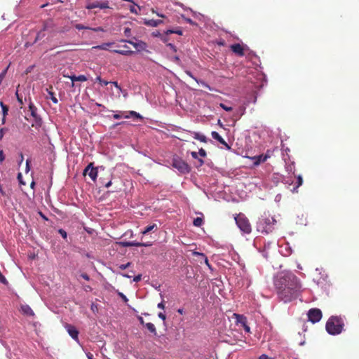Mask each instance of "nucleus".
<instances>
[{"label":"nucleus","mask_w":359,"mask_h":359,"mask_svg":"<svg viewBox=\"0 0 359 359\" xmlns=\"http://www.w3.org/2000/svg\"><path fill=\"white\" fill-rule=\"evenodd\" d=\"M274 285L278 298L285 303L296 299L302 288L299 278L289 271L280 273L274 279Z\"/></svg>","instance_id":"f257e3e1"},{"label":"nucleus","mask_w":359,"mask_h":359,"mask_svg":"<svg viewBox=\"0 0 359 359\" xmlns=\"http://www.w3.org/2000/svg\"><path fill=\"white\" fill-rule=\"evenodd\" d=\"M276 220L270 215L264 213L257 222V230L262 233L268 234L273 231Z\"/></svg>","instance_id":"f03ea898"},{"label":"nucleus","mask_w":359,"mask_h":359,"mask_svg":"<svg viewBox=\"0 0 359 359\" xmlns=\"http://www.w3.org/2000/svg\"><path fill=\"white\" fill-rule=\"evenodd\" d=\"M344 326V320L337 316H331L326 323V330L332 335L339 334L342 332Z\"/></svg>","instance_id":"7ed1b4c3"},{"label":"nucleus","mask_w":359,"mask_h":359,"mask_svg":"<svg viewBox=\"0 0 359 359\" xmlns=\"http://www.w3.org/2000/svg\"><path fill=\"white\" fill-rule=\"evenodd\" d=\"M236 225L240 229V230L244 233L249 234L252 231L251 224L246 217V216L243 213H239L236 215L234 217Z\"/></svg>","instance_id":"20e7f679"},{"label":"nucleus","mask_w":359,"mask_h":359,"mask_svg":"<svg viewBox=\"0 0 359 359\" xmlns=\"http://www.w3.org/2000/svg\"><path fill=\"white\" fill-rule=\"evenodd\" d=\"M172 165L177 169L181 173L186 174L190 172L189 165L182 158L178 156H175L172 158Z\"/></svg>","instance_id":"39448f33"},{"label":"nucleus","mask_w":359,"mask_h":359,"mask_svg":"<svg viewBox=\"0 0 359 359\" xmlns=\"http://www.w3.org/2000/svg\"><path fill=\"white\" fill-rule=\"evenodd\" d=\"M309 320L313 323H318L322 318V312L319 309H311L307 313Z\"/></svg>","instance_id":"423d86ee"},{"label":"nucleus","mask_w":359,"mask_h":359,"mask_svg":"<svg viewBox=\"0 0 359 359\" xmlns=\"http://www.w3.org/2000/svg\"><path fill=\"white\" fill-rule=\"evenodd\" d=\"M88 175L93 181H95L97 177V168L93 167V163H90L84 169L83 175Z\"/></svg>","instance_id":"0eeeda50"},{"label":"nucleus","mask_w":359,"mask_h":359,"mask_svg":"<svg viewBox=\"0 0 359 359\" xmlns=\"http://www.w3.org/2000/svg\"><path fill=\"white\" fill-rule=\"evenodd\" d=\"M86 8L88 10H91L93 8H99L100 9L109 8V2L108 1H104L103 2L95 1L92 3H89L86 5Z\"/></svg>","instance_id":"6e6552de"},{"label":"nucleus","mask_w":359,"mask_h":359,"mask_svg":"<svg viewBox=\"0 0 359 359\" xmlns=\"http://www.w3.org/2000/svg\"><path fill=\"white\" fill-rule=\"evenodd\" d=\"M120 41L121 42H126V43H128L133 45V46L135 48H136V50L138 51L144 50L147 47V43L142 41H139L138 42H134L131 40L122 39Z\"/></svg>","instance_id":"1a4fd4ad"},{"label":"nucleus","mask_w":359,"mask_h":359,"mask_svg":"<svg viewBox=\"0 0 359 359\" xmlns=\"http://www.w3.org/2000/svg\"><path fill=\"white\" fill-rule=\"evenodd\" d=\"M230 49L238 56L243 57L245 55L244 49L240 43L232 44L230 46Z\"/></svg>","instance_id":"9d476101"},{"label":"nucleus","mask_w":359,"mask_h":359,"mask_svg":"<svg viewBox=\"0 0 359 359\" xmlns=\"http://www.w3.org/2000/svg\"><path fill=\"white\" fill-rule=\"evenodd\" d=\"M20 311L23 315L27 316L34 317L35 315L32 308L27 304H22L20 306Z\"/></svg>","instance_id":"9b49d317"},{"label":"nucleus","mask_w":359,"mask_h":359,"mask_svg":"<svg viewBox=\"0 0 359 359\" xmlns=\"http://www.w3.org/2000/svg\"><path fill=\"white\" fill-rule=\"evenodd\" d=\"M107 177H101L100 178V183L102 184L104 187L109 188L111 185V176L112 174L110 172H108L107 174Z\"/></svg>","instance_id":"f8f14e48"},{"label":"nucleus","mask_w":359,"mask_h":359,"mask_svg":"<svg viewBox=\"0 0 359 359\" xmlns=\"http://www.w3.org/2000/svg\"><path fill=\"white\" fill-rule=\"evenodd\" d=\"M211 135L213 139L217 140L220 144L224 145L226 149H230V146L226 143V142L219 135V134L216 131H212Z\"/></svg>","instance_id":"ddd939ff"},{"label":"nucleus","mask_w":359,"mask_h":359,"mask_svg":"<svg viewBox=\"0 0 359 359\" xmlns=\"http://www.w3.org/2000/svg\"><path fill=\"white\" fill-rule=\"evenodd\" d=\"M67 330L69 334L75 340H78L79 331L72 325H67Z\"/></svg>","instance_id":"4468645a"},{"label":"nucleus","mask_w":359,"mask_h":359,"mask_svg":"<svg viewBox=\"0 0 359 359\" xmlns=\"http://www.w3.org/2000/svg\"><path fill=\"white\" fill-rule=\"evenodd\" d=\"M237 319V322L243 325L244 330L247 332H250V327L247 325L246 318L239 314H234Z\"/></svg>","instance_id":"2eb2a0df"},{"label":"nucleus","mask_w":359,"mask_h":359,"mask_svg":"<svg viewBox=\"0 0 359 359\" xmlns=\"http://www.w3.org/2000/svg\"><path fill=\"white\" fill-rule=\"evenodd\" d=\"M128 48H129L128 46L125 45V46H123V49H122V50L116 49V50H113L112 52L118 53V54L123 55H131L134 54L135 52L129 50Z\"/></svg>","instance_id":"dca6fc26"},{"label":"nucleus","mask_w":359,"mask_h":359,"mask_svg":"<svg viewBox=\"0 0 359 359\" xmlns=\"http://www.w3.org/2000/svg\"><path fill=\"white\" fill-rule=\"evenodd\" d=\"M269 156H270L267 154L254 156L252 158V159L255 160L254 165H258L261 163L265 162L267 160V158H269Z\"/></svg>","instance_id":"f3484780"},{"label":"nucleus","mask_w":359,"mask_h":359,"mask_svg":"<svg viewBox=\"0 0 359 359\" xmlns=\"http://www.w3.org/2000/svg\"><path fill=\"white\" fill-rule=\"evenodd\" d=\"M29 110L31 113V116L33 118H41L39 115L37 114V108L34 106L32 102L29 104Z\"/></svg>","instance_id":"a211bd4d"},{"label":"nucleus","mask_w":359,"mask_h":359,"mask_svg":"<svg viewBox=\"0 0 359 359\" xmlns=\"http://www.w3.org/2000/svg\"><path fill=\"white\" fill-rule=\"evenodd\" d=\"M163 23L161 20H148L144 21V24L150 27H157L158 25Z\"/></svg>","instance_id":"6ab92c4d"},{"label":"nucleus","mask_w":359,"mask_h":359,"mask_svg":"<svg viewBox=\"0 0 359 359\" xmlns=\"http://www.w3.org/2000/svg\"><path fill=\"white\" fill-rule=\"evenodd\" d=\"M114 44L113 42L104 43L101 45H98L96 46H93V48L100 49V50H107L109 47Z\"/></svg>","instance_id":"aec40b11"},{"label":"nucleus","mask_w":359,"mask_h":359,"mask_svg":"<svg viewBox=\"0 0 359 359\" xmlns=\"http://www.w3.org/2000/svg\"><path fill=\"white\" fill-rule=\"evenodd\" d=\"M145 327L148 329V330L151 332L154 335H157L156 329L154 325L151 323H147L145 324Z\"/></svg>","instance_id":"412c9836"},{"label":"nucleus","mask_w":359,"mask_h":359,"mask_svg":"<svg viewBox=\"0 0 359 359\" xmlns=\"http://www.w3.org/2000/svg\"><path fill=\"white\" fill-rule=\"evenodd\" d=\"M194 137L196 140H199V141H201L202 142H204V143L207 142V137L205 135H201L198 133L194 132Z\"/></svg>","instance_id":"4be33fe9"},{"label":"nucleus","mask_w":359,"mask_h":359,"mask_svg":"<svg viewBox=\"0 0 359 359\" xmlns=\"http://www.w3.org/2000/svg\"><path fill=\"white\" fill-rule=\"evenodd\" d=\"M42 125L41 118H34V121L32 123V126L36 129H39Z\"/></svg>","instance_id":"5701e85b"},{"label":"nucleus","mask_w":359,"mask_h":359,"mask_svg":"<svg viewBox=\"0 0 359 359\" xmlns=\"http://www.w3.org/2000/svg\"><path fill=\"white\" fill-rule=\"evenodd\" d=\"M154 229H157V226L156 224H153L152 225H149L145 227V229L142 231V233L143 235L147 234V233L152 231Z\"/></svg>","instance_id":"b1692460"},{"label":"nucleus","mask_w":359,"mask_h":359,"mask_svg":"<svg viewBox=\"0 0 359 359\" xmlns=\"http://www.w3.org/2000/svg\"><path fill=\"white\" fill-rule=\"evenodd\" d=\"M113 117H114V119H120L121 118H129L130 116L125 115L124 112L119 111L118 113L114 114L113 115Z\"/></svg>","instance_id":"393cba45"},{"label":"nucleus","mask_w":359,"mask_h":359,"mask_svg":"<svg viewBox=\"0 0 359 359\" xmlns=\"http://www.w3.org/2000/svg\"><path fill=\"white\" fill-rule=\"evenodd\" d=\"M165 34L168 35L170 34H177L178 35H182V31L180 29H168Z\"/></svg>","instance_id":"a878e982"},{"label":"nucleus","mask_w":359,"mask_h":359,"mask_svg":"<svg viewBox=\"0 0 359 359\" xmlns=\"http://www.w3.org/2000/svg\"><path fill=\"white\" fill-rule=\"evenodd\" d=\"M203 223V220L201 217H196L194 219L193 224L195 226L199 227Z\"/></svg>","instance_id":"bb28decb"},{"label":"nucleus","mask_w":359,"mask_h":359,"mask_svg":"<svg viewBox=\"0 0 359 359\" xmlns=\"http://www.w3.org/2000/svg\"><path fill=\"white\" fill-rule=\"evenodd\" d=\"M1 107L2 108V111H3V114H4V117H5V116L8 113V108L6 105H5L2 102H1ZM3 121H4V118H3Z\"/></svg>","instance_id":"cd10ccee"},{"label":"nucleus","mask_w":359,"mask_h":359,"mask_svg":"<svg viewBox=\"0 0 359 359\" xmlns=\"http://www.w3.org/2000/svg\"><path fill=\"white\" fill-rule=\"evenodd\" d=\"M128 116H130V117L133 116V117H135L137 118L142 119V116L139 113H137L135 111H130Z\"/></svg>","instance_id":"c85d7f7f"},{"label":"nucleus","mask_w":359,"mask_h":359,"mask_svg":"<svg viewBox=\"0 0 359 359\" xmlns=\"http://www.w3.org/2000/svg\"><path fill=\"white\" fill-rule=\"evenodd\" d=\"M194 80H196V81L198 83H201L203 86H204L205 88H208V90H212V88L208 83H206L205 81H201V80L198 81L196 79H194Z\"/></svg>","instance_id":"c756f323"},{"label":"nucleus","mask_w":359,"mask_h":359,"mask_svg":"<svg viewBox=\"0 0 359 359\" xmlns=\"http://www.w3.org/2000/svg\"><path fill=\"white\" fill-rule=\"evenodd\" d=\"M219 107L226 111H231L233 110L232 107H229L224 103H220Z\"/></svg>","instance_id":"7c9ffc66"},{"label":"nucleus","mask_w":359,"mask_h":359,"mask_svg":"<svg viewBox=\"0 0 359 359\" xmlns=\"http://www.w3.org/2000/svg\"><path fill=\"white\" fill-rule=\"evenodd\" d=\"M48 94L50 95V99L54 102L55 104H57L58 102L57 99L55 97L54 93L52 91H48Z\"/></svg>","instance_id":"2f4dec72"},{"label":"nucleus","mask_w":359,"mask_h":359,"mask_svg":"<svg viewBox=\"0 0 359 359\" xmlns=\"http://www.w3.org/2000/svg\"><path fill=\"white\" fill-rule=\"evenodd\" d=\"M75 28L77 29L78 30L90 29L89 27L84 26V25H83L81 24H76L75 25Z\"/></svg>","instance_id":"473e14b6"},{"label":"nucleus","mask_w":359,"mask_h":359,"mask_svg":"<svg viewBox=\"0 0 359 359\" xmlns=\"http://www.w3.org/2000/svg\"><path fill=\"white\" fill-rule=\"evenodd\" d=\"M297 187L295 188H294V191L295 189H297L299 187H300L302 184V183H303V179H302V177L301 175H299L297 177Z\"/></svg>","instance_id":"72a5a7b5"},{"label":"nucleus","mask_w":359,"mask_h":359,"mask_svg":"<svg viewBox=\"0 0 359 359\" xmlns=\"http://www.w3.org/2000/svg\"><path fill=\"white\" fill-rule=\"evenodd\" d=\"M95 80L98 81L101 85L107 86L109 82L101 79L100 76H97Z\"/></svg>","instance_id":"f704fd0d"},{"label":"nucleus","mask_w":359,"mask_h":359,"mask_svg":"<svg viewBox=\"0 0 359 359\" xmlns=\"http://www.w3.org/2000/svg\"><path fill=\"white\" fill-rule=\"evenodd\" d=\"M195 254L198 255H201L203 257H205V264L210 269L211 266H210V264H209V262H208V259L207 258V257L205 256V255L203 253H200V252H196Z\"/></svg>","instance_id":"c9c22d12"},{"label":"nucleus","mask_w":359,"mask_h":359,"mask_svg":"<svg viewBox=\"0 0 359 359\" xmlns=\"http://www.w3.org/2000/svg\"><path fill=\"white\" fill-rule=\"evenodd\" d=\"M0 283H3L4 285H7L8 284V281L6 280V278H5V276L1 273V272L0 271Z\"/></svg>","instance_id":"e433bc0d"},{"label":"nucleus","mask_w":359,"mask_h":359,"mask_svg":"<svg viewBox=\"0 0 359 359\" xmlns=\"http://www.w3.org/2000/svg\"><path fill=\"white\" fill-rule=\"evenodd\" d=\"M69 29H70L69 27L65 26L63 27H60L57 32L60 33H65V32H68L69 30Z\"/></svg>","instance_id":"4c0bfd02"},{"label":"nucleus","mask_w":359,"mask_h":359,"mask_svg":"<svg viewBox=\"0 0 359 359\" xmlns=\"http://www.w3.org/2000/svg\"><path fill=\"white\" fill-rule=\"evenodd\" d=\"M118 294L123 299V301L125 303L128 302V299L127 298V297L124 294H123L122 292H118Z\"/></svg>","instance_id":"58836bf2"},{"label":"nucleus","mask_w":359,"mask_h":359,"mask_svg":"<svg viewBox=\"0 0 359 359\" xmlns=\"http://www.w3.org/2000/svg\"><path fill=\"white\" fill-rule=\"evenodd\" d=\"M58 233L62 236L63 238H66L67 236V232L62 229H59Z\"/></svg>","instance_id":"ea45409f"},{"label":"nucleus","mask_w":359,"mask_h":359,"mask_svg":"<svg viewBox=\"0 0 359 359\" xmlns=\"http://www.w3.org/2000/svg\"><path fill=\"white\" fill-rule=\"evenodd\" d=\"M88 79L85 75L77 76V81H86Z\"/></svg>","instance_id":"a19ab883"},{"label":"nucleus","mask_w":359,"mask_h":359,"mask_svg":"<svg viewBox=\"0 0 359 359\" xmlns=\"http://www.w3.org/2000/svg\"><path fill=\"white\" fill-rule=\"evenodd\" d=\"M131 265V263L130 262H128L127 264H121L118 268L121 269V270H124L127 268H128Z\"/></svg>","instance_id":"79ce46f5"},{"label":"nucleus","mask_w":359,"mask_h":359,"mask_svg":"<svg viewBox=\"0 0 359 359\" xmlns=\"http://www.w3.org/2000/svg\"><path fill=\"white\" fill-rule=\"evenodd\" d=\"M130 33H131V29H130V28H129V27H126V28L124 29V34H125V36H128H128H130Z\"/></svg>","instance_id":"37998d69"},{"label":"nucleus","mask_w":359,"mask_h":359,"mask_svg":"<svg viewBox=\"0 0 359 359\" xmlns=\"http://www.w3.org/2000/svg\"><path fill=\"white\" fill-rule=\"evenodd\" d=\"M198 154L201 156L202 157H205L206 156V151L205 149H203V148H201L198 151Z\"/></svg>","instance_id":"c03bdc74"},{"label":"nucleus","mask_w":359,"mask_h":359,"mask_svg":"<svg viewBox=\"0 0 359 359\" xmlns=\"http://www.w3.org/2000/svg\"><path fill=\"white\" fill-rule=\"evenodd\" d=\"M167 46L169 47L173 52H177V48L172 43H168Z\"/></svg>","instance_id":"a18cd8bd"},{"label":"nucleus","mask_w":359,"mask_h":359,"mask_svg":"<svg viewBox=\"0 0 359 359\" xmlns=\"http://www.w3.org/2000/svg\"><path fill=\"white\" fill-rule=\"evenodd\" d=\"M172 61H174L176 64L180 65L181 63V60L180 57L177 55L172 57Z\"/></svg>","instance_id":"49530a36"},{"label":"nucleus","mask_w":359,"mask_h":359,"mask_svg":"<svg viewBox=\"0 0 359 359\" xmlns=\"http://www.w3.org/2000/svg\"><path fill=\"white\" fill-rule=\"evenodd\" d=\"M120 244L123 247H130V245H131L130 241H123V242H121Z\"/></svg>","instance_id":"de8ad7c7"},{"label":"nucleus","mask_w":359,"mask_h":359,"mask_svg":"<svg viewBox=\"0 0 359 359\" xmlns=\"http://www.w3.org/2000/svg\"><path fill=\"white\" fill-rule=\"evenodd\" d=\"M141 279H142V275L139 274L133 278V281L137 283V282L140 281Z\"/></svg>","instance_id":"09e8293b"},{"label":"nucleus","mask_w":359,"mask_h":359,"mask_svg":"<svg viewBox=\"0 0 359 359\" xmlns=\"http://www.w3.org/2000/svg\"><path fill=\"white\" fill-rule=\"evenodd\" d=\"M130 247L132 246H137V247H140L141 246V243H139V242H135V241H130Z\"/></svg>","instance_id":"8fccbe9b"},{"label":"nucleus","mask_w":359,"mask_h":359,"mask_svg":"<svg viewBox=\"0 0 359 359\" xmlns=\"http://www.w3.org/2000/svg\"><path fill=\"white\" fill-rule=\"evenodd\" d=\"M130 11L133 13H135V14H138V11H137V9L135 8V6H131L130 8Z\"/></svg>","instance_id":"3c124183"},{"label":"nucleus","mask_w":359,"mask_h":359,"mask_svg":"<svg viewBox=\"0 0 359 359\" xmlns=\"http://www.w3.org/2000/svg\"><path fill=\"white\" fill-rule=\"evenodd\" d=\"M5 159V156L3 150H0V162H3Z\"/></svg>","instance_id":"603ef678"},{"label":"nucleus","mask_w":359,"mask_h":359,"mask_svg":"<svg viewBox=\"0 0 359 359\" xmlns=\"http://www.w3.org/2000/svg\"><path fill=\"white\" fill-rule=\"evenodd\" d=\"M259 359H274L273 358H270L266 354H262L259 356Z\"/></svg>","instance_id":"864d4df0"},{"label":"nucleus","mask_w":359,"mask_h":359,"mask_svg":"<svg viewBox=\"0 0 359 359\" xmlns=\"http://www.w3.org/2000/svg\"><path fill=\"white\" fill-rule=\"evenodd\" d=\"M81 276L83 279H85L86 280H90V277H89V276H88L87 273H82V274L81 275Z\"/></svg>","instance_id":"5fc2aeb1"},{"label":"nucleus","mask_w":359,"mask_h":359,"mask_svg":"<svg viewBox=\"0 0 359 359\" xmlns=\"http://www.w3.org/2000/svg\"><path fill=\"white\" fill-rule=\"evenodd\" d=\"M158 318H160L161 319H162L163 320H165V318H166V316L164 313L160 312L158 314Z\"/></svg>","instance_id":"6e6d98bb"},{"label":"nucleus","mask_w":359,"mask_h":359,"mask_svg":"<svg viewBox=\"0 0 359 359\" xmlns=\"http://www.w3.org/2000/svg\"><path fill=\"white\" fill-rule=\"evenodd\" d=\"M90 29H92V30H93L95 32H100V31L102 32V31H104L103 29L101 27H98L97 28H90Z\"/></svg>","instance_id":"4d7b16f0"},{"label":"nucleus","mask_w":359,"mask_h":359,"mask_svg":"<svg viewBox=\"0 0 359 359\" xmlns=\"http://www.w3.org/2000/svg\"><path fill=\"white\" fill-rule=\"evenodd\" d=\"M157 306H158V308L161 309H165V305H164L163 302L158 303Z\"/></svg>","instance_id":"13d9d810"},{"label":"nucleus","mask_w":359,"mask_h":359,"mask_svg":"<svg viewBox=\"0 0 359 359\" xmlns=\"http://www.w3.org/2000/svg\"><path fill=\"white\" fill-rule=\"evenodd\" d=\"M167 36H168V35H166V34H165V35H162V36H161V40H162L163 42H167V41H168V39Z\"/></svg>","instance_id":"bf43d9fd"},{"label":"nucleus","mask_w":359,"mask_h":359,"mask_svg":"<svg viewBox=\"0 0 359 359\" xmlns=\"http://www.w3.org/2000/svg\"><path fill=\"white\" fill-rule=\"evenodd\" d=\"M69 78L72 80V82L77 81V76L73 75L69 76Z\"/></svg>","instance_id":"052dcab7"},{"label":"nucleus","mask_w":359,"mask_h":359,"mask_svg":"<svg viewBox=\"0 0 359 359\" xmlns=\"http://www.w3.org/2000/svg\"><path fill=\"white\" fill-rule=\"evenodd\" d=\"M191 155L194 158L198 159V154L196 151H192Z\"/></svg>","instance_id":"680f3d73"},{"label":"nucleus","mask_w":359,"mask_h":359,"mask_svg":"<svg viewBox=\"0 0 359 359\" xmlns=\"http://www.w3.org/2000/svg\"><path fill=\"white\" fill-rule=\"evenodd\" d=\"M186 22L189 23L190 25H195L196 23L190 18H185Z\"/></svg>","instance_id":"e2e57ef3"},{"label":"nucleus","mask_w":359,"mask_h":359,"mask_svg":"<svg viewBox=\"0 0 359 359\" xmlns=\"http://www.w3.org/2000/svg\"><path fill=\"white\" fill-rule=\"evenodd\" d=\"M7 69H5L1 74H0V83H1L2 81V79L6 74V72Z\"/></svg>","instance_id":"0e129e2a"},{"label":"nucleus","mask_w":359,"mask_h":359,"mask_svg":"<svg viewBox=\"0 0 359 359\" xmlns=\"http://www.w3.org/2000/svg\"><path fill=\"white\" fill-rule=\"evenodd\" d=\"M141 246H145V247H148V246H151L152 244L150 242H148V243H141Z\"/></svg>","instance_id":"69168bd1"},{"label":"nucleus","mask_w":359,"mask_h":359,"mask_svg":"<svg viewBox=\"0 0 359 359\" xmlns=\"http://www.w3.org/2000/svg\"><path fill=\"white\" fill-rule=\"evenodd\" d=\"M138 320H139V321H140V324H141V325H144V326H145V324H146V323H144V320H143L142 317H139V318H138Z\"/></svg>","instance_id":"338daca9"},{"label":"nucleus","mask_w":359,"mask_h":359,"mask_svg":"<svg viewBox=\"0 0 359 359\" xmlns=\"http://www.w3.org/2000/svg\"><path fill=\"white\" fill-rule=\"evenodd\" d=\"M111 83H112L113 85H114V86H115L116 88H118V89H121L120 86L118 84V83H117L116 81H113V82H111Z\"/></svg>","instance_id":"774afa93"}]
</instances>
